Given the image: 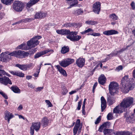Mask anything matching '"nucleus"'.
Wrapping results in <instances>:
<instances>
[{
	"instance_id": "f257e3e1",
	"label": "nucleus",
	"mask_w": 135,
	"mask_h": 135,
	"mask_svg": "<svg viewBox=\"0 0 135 135\" xmlns=\"http://www.w3.org/2000/svg\"><path fill=\"white\" fill-rule=\"evenodd\" d=\"M132 75L134 78H129L128 75H125L122 78L121 82L122 91L125 93H128L129 90L134 88V85H135V69L132 72Z\"/></svg>"
},
{
	"instance_id": "f03ea898",
	"label": "nucleus",
	"mask_w": 135,
	"mask_h": 135,
	"mask_svg": "<svg viewBox=\"0 0 135 135\" xmlns=\"http://www.w3.org/2000/svg\"><path fill=\"white\" fill-rule=\"evenodd\" d=\"M41 37L40 36H36L27 42V46L25 43H23L17 46V49L26 50L31 48L34 47L39 44V41L38 40Z\"/></svg>"
},
{
	"instance_id": "7ed1b4c3",
	"label": "nucleus",
	"mask_w": 135,
	"mask_h": 135,
	"mask_svg": "<svg viewBox=\"0 0 135 135\" xmlns=\"http://www.w3.org/2000/svg\"><path fill=\"white\" fill-rule=\"evenodd\" d=\"M133 98L129 97L124 98L120 103L121 105L126 111L127 108L132 106L133 102Z\"/></svg>"
},
{
	"instance_id": "20e7f679",
	"label": "nucleus",
	"mask_w": 135,
	"mask_h": 135,
	"mask_svg": "<svg viewBox=\"0 0 135 135\" xmlns=\"http://www.w3.org/2000/svg\"><path fill=\"white\" fill-rule=\"evenodd\" d=\"M119 87L118 84L116 82H110L109 86V93L112 95H114L118 92Z\"/></svg>"
},
{
	"instance_id": "39448f33",
	"label": "nucleus",
	"mask_w": 135,
	"mask_h": 135,
	"mask_svg": "<svg viewBox=\"0 0 135 135\" xmlns=\"http://www.w3.org/2000/svg\"><path fill=\"white\" fill-rule=\"evenodd\" d=\"M23 3L21 1H15L13 4V8L16 11L21 12L23 9Z\"/></svg>"
},
{
	"instance_id": "423d86ee",
	"label": "nucleus",
	"mask_w": 135,
	"mask_h": 135,
	"mask_svg": "<svg viewBox=\"0 0 135 135\" xmlns=\"http://www.w3.org/2000/svg\"><path fill=\"white\" fill-rule=\"evenodd\" d=\"M74 60L73 59L68 58L59 62L60 65L63 67H66L73 62Z\"/></svg>"
},
{
	"instance_id": "0eeeda50",
	"label": "nucleus",
	"mask_w": 135,
	"mask_h": 135,
	"mask_svg": "<svg viewBox=\"0 0 135 135\" xmlns=\"http://www.w3.org/2000/svg\"><path fill=\"white\" fill-rule=\"evenodd\" d=\"M0 56L2 57L3 61L7 62L8 60L11 59V56H12L11 55V52L9 53L8 51L2 52L0 55Z\"/></svg>"
},
{
	"instance_id": "6e6552de",
	"label": "nucleus",
	"mask_w": 135,
	"mask_h": 135,
	"mask_svg": "<svg viewBox=\"0 0 135 135\" xmlns=\"http://www.w3.org/2000/svg\"><path fill=\"white\" fill-rule=\"evenodd\" d=\"M16 66L18 68L20 69L23 71H26L32 68L33 66L32 64H31L28 65L17 64L16 65Z\"/></svg>"
},
{
	"instance_id": "1a4fd4ad",
	"label": "nucleus",
	"mask_w": 135,
	"mask_h": 135,
	"mask_svg": "<svg viewBox=\"0 0 135 135\" xmlns=\"http://www.w3.org/2000/svg\"><path fill=\"white\" fill-rule=\"evenodd\" d=\"M73 32L76 33V34H75V33L74 34H73V35H68L66 36V38L72 41H79L81 38V37L78 35L74 36V35H77V32Z\"/></svg>"
},
{
	"instance_id": "9d476101",
	"label": "nucleus",
	"mask_w": 135,
	"mask_h": 135,
	"mask_svg": "<svg viewBox=\"0 0 135 135\" xmlns=\"http://www.w3.org/2000/svg\"><path fill=\"white\" fill-rule=\"evenodd\" d=\"M56 31L58 34L62 35H67V36L70 35H73L75 33V34H76V33L73 32V31L70 32L69 30H56Z\"/></svg>"
},
{
	"instance_id": "9b49d317",
	"label": "nucleus",
	"mask_w": 135,
	"mask_h": 135,
	"mask_svg": "<svg viewBox=\"0 0 135 135\" xmlns=\"http://www.w3.org/2000/svg\"><path fill=\"white\" fill-rule=\"evenodd\" d=\"M101 4L99 2H97L93 5V10L94 12L97 14H99L100 11Z\"/></svg>"
},
{
	"instance_id": "f8f14e48",
	"label": "nucleus",
	"mask_w": 135,
	"mask_h": 135,
	"mask_svg": "<svg viewBox=\"0 0 135 135\" xmlns=\"http://www.w3.org/2000/svg\"><path fill=\"white\" fill-rule=\"evenodd\" d=\"M0 82L6 85L8 84L10 85L12 84L10 79L8 78L5 76L0 78Z\"/></svg>"
},
{
	"instance_id": "ddd939ff",
	"label": "nucleus",
	"mask_w": 135,
	"mask_h": 135,
	"mask_svg": "<svg viewBox=\"0 0 135 135\" xmlns=\"http://www.w3.org/2000/svg\"><path fill=\"white\" fill-rule=\"evenodd\" d=\"M51 51L52 53L54 52V51L52 50L49 49L40 52H38L34 56V58L35 59L38 58L41 56Z\"/></svg>"
},
{
	"instance_id": "4468645a",
	"label": "nucleus",
	"mask_w": 135,
	"mask_h": 135,
	"mask_svg": "<svg viewBox=\"0 0 135 135\" xmlns=\"http://www.w3.org/2000/svg\"><path fill=\"white\" fill-rule=\"evenodd\" d=\"M125 111L126 110L124 108H122L120 103V105L117 106L113 109V113H121L123 112V111Z\"/></svg>"
},
{
	"instance_id": "2eb2a0df",
	"label": "nucleus",
	"mask_w": 135,
	"mask_h": 135,
	"mask_svg": "<svg viewBox=\"0 0 135 135\" xmlns=\"http://www.w3.org/2000/svg\"><path fill=\"white\" fill-rule=\"evenodd\" d=\"M114 95L110 94L107 95V102L109 105H112L115 102V98L113 96Z\"/></svg>"
},
{
	"instance_id": "dca6fc26",
	"label": "nucleus",
	"mask_w": 135,
	"mask_h": 135,
	"mask_svg": "<svg viewBox=\"0 0 135 135\" xmlns=\"http://www.w3.org/2000/svg\"><path fill=\"white\" fill-rule=\"evenodd\" d=\"M46 15L47 13L45 12H36L35 16V18L36 19L44 18L46 17Z\"/></svg>"
},
{
	"instance_id": "f3484780",
	"label": "nucleus",
	"mask_w": 135,
	"mask_h": 135,
	"mask_svg": "<svg viewBox=\"0 0 135 135\" xmlns=\"http://www.w3.org/2000/svg\"><path fill=\"white\" fill-rule=\"evenodd\" d=\"M85 62V60L84 59L79 58L77 60L76 63L78 67L81 68L84 65Z\"/></svg>"
},
{
	"instance_id": "a211bd4d",
	"label": "nucleus",
	"mask_w": 135,
	"mask_h": 135,
	"mask_svg": "<svg viewBox=\"0 0 135 135\" xmlns=\"http://www.w3.org/2000/svg\"><path fill=\"white\" fill-rule=\"evenodd\" d=\"M22 51L17 50L13 51L11 52V55L13 56L16 57L20 58L21 57Z\"/></svg>"
},
{
	"instance_id": "6ab92c4d",
	"label": "nucleus",
	"mask_w": 135,
	"mask_h": 135,
	"mask_svg": "<svg viewBox=\"0 0 135 135\" xmlns=\"http://www.w3.org/2000/svg\"><path fill=\"white\" fill-rule=\"evenodd\" d=\"M128 113H126L124 115V116L126 118V121L128 123H132L134 120V114L132 113L131 115L128 116L127 115Z\"/></svg>"
},
{
	"instance_id": "aec40b11",
	"label": "nucleus",
	"mask_w": 135,
	"mask_h": 135,
	"mask_svg": "<svg viewBox=\"0 0 135 135\" xmlns=\"http://www.w3.org/2000/svg\"><path fill=\"white\" fill-rule=\"evenodd\" d=\"M14 117V115L8 111L7 112L5 113L4 119L5 120H7L8 123H9L10 119Z\"/></svg>"
},
{
	"instance_id": "412c9836",
	"label": "nucleus",
	"mask_w": 135,
	"mask_h": 135,
	"mask_svg": "<svg viewBox=\"0 0 135 135\" xmlns=\"http://www.w3.org/2000/svg\"><path fill=\"white\" fill-rule=\"evenodd\" d=\"M101 111L103 112L105 109L106 106V101L104 97L102 96L101 98Z\"/></svg>"
},
{
	"instance_id": "4be33fe9",
	"label": "nucleus",
	"mask_w": 135,
	"mask_h": 135,
	"mask_svg": "<svg viewBox=\"0 0 135 135\" xmlns=\"http://www.w3.org/2000/svg\"><path fill=\"white\" fill-rule=\"evenodd\" d=\"M118 33V32L117 31L114 30H107L103 32V34L107 36L117 34Z\"/></svg>"
},
{
	"instance_id": "5701e85b",
	"label": "nucleus",
	"mask_w": 135,
	"mask_h": 135,
	"mask_svg": "<svg viewBox=\"0 0 135 135\" xmlns=\"http://www.w3.org/2000/svg\"><path fill=\"white\" fill-rule=\"evenodd\" d=\"M41 123L40 122L32 123L31 127L36 131L38 132L39 130L41 127Z\"/></svg>"
},
{
	"instance_id": "b1692460",
	"label": "nucleus",
	"mask_w": 135,
	"mask_h": 135,
	"mask_svg": "<svg viewBox=\"0 0 135 135\" xmlns=\"http://www.w3.org/2000/svg\"><path fill=\"white\" fill-rule=\"evenodd\" d=\"M49 121V120L47 117H44L41 120V124L44 127H46L48 125Z\"/></svg>"
},
{
	"instance_id": "393cba45",
	"label": "nucleus",
	"mask_w": 135,
	"mask_h": 135,
	"mask_svg": "<svg viewBox=\"0 0 135 135\" xmlns=\"http://www.w3.org/2000/svg\"><path fill=\"white\" fill-rule=\"evenodd\" d=\"M106 78L104 75H102L99 77L98 81L100 84L103 85L106 82Z\"/></svg>"
},
{
	"instance_id": "a878e982",
	"label": "nucleus",
	"mask_w": 135,
	"mask_h": 135,
	"mask_svg": "<svg viewBox=\"0 0 135 135\" xmlns=\"http://www.w3.org/2000/svg\"><path fill=\"white\" fill-rule=\"evenodd\" d=\"M57 69L59 72L62 75L64 76H66L67 74L66 71L62 68L60 65H57L56 66Z\"/></svg>"
},
{
	"instance_id": "bb28decb",
	"label": "nucleus",
	"mask_w": 135,
	"mask_h": 135,
	"mask_svg": "<svg viewBox=\"0 0 135 135\" xmlns=\"http://www.w3.org/2000/svg\"><path fill=\"white\" fill-rule=\"evenodd\" d=\"M40 0H30L27 4V7L29 8L37 3Z\"/></svg>"
},
{
	"instance_id": "cd10ccee",
	"label": "nucleus",
	"mask_w": 135,
	"mask_h": 135,
	"mask_svg": "<svg viewBox=\"0 0 135 135\" xmlns=\"http://www.w3.org/2000/svg\"><path fill=\"white\" fill-rule=\"evenodd\" d=\"M77 26V24L75 23H66L62 25L63 27H70L72 26L75 27Z\"/></svg>"
},
{
	"instance_id": "c85d7f7f",
	"label": "nucleus",
	"mask_w": 135,
	"mask_h": 135,
	"mask_svg": "<svg viewBox=\"0 0 135 135\" xmlns=\"http://www.w3.org/2000/svg\"><path fill=\"white\" fill-rule=\"evenodd\" d=\"M11 89L15 93L19 94L21 93L20 89L17 86H12L11 87Z\"/></svg>"
},
{
	"instance_id": "c756f323",
	"label": "nucleus",
	"mask_w": 135,
	"mask_h": 135,
	"mask_svg": "<svg viewBox=\"0 0 135 135\" xmlns=\"http://www.w3.org/2000/svg\"><path fill=\"white\" fill-rule=\"evenodd\" d=\"M83 12V10L81 9H75L73 11V13L74 15L78 16L82 13Z\"/></svg>"
},
{
	"instance_id": "7c9ffc66",
	"label": "nucleus",
	"mask_w": 135,
	"mask_h": 135,
	"mask_svg": "<svg viewBox=\"0 0 135 135\" xmlns=\"http://www.w3.org/2000/svg\"><path fill=\"white\" fill-rule=\"evenodd\" d=\"M69 50V48L68 46H64L62 48L61 52L62 54H65L68 52Z\"/></svg>"
},
{
	"instance_id": "2f4dec72",
	"label": "nucleus",
	"mask_w": 135,
	"mask_h": 135,
	"mask_svg": "<svg viewBox=\"0 0 135 135\" xmlns=\"http://www.w3.org/2000/svg\"><path fill=\"white\" fill-rule=\"evenodd\" d=\"M109 17L112 19V20L114 21L118 20V17L115 13H113L109 15Z\"/></svg>"
},
{
	"instance_id": "473e14b6",
	"label": "nucleus",
	"mask_w": 135,
	"mask_h": 135,
	"mask_svg": "<svg viewBox=\"0 0 135 135\" xmlns=\"http://www.w3.org/2000/svg\"><path fill=\"white\" fill-rule=\"evenodd\" d=\"M13 0H1L2 2L6 5H9L12 2Z\"/></svg>"
},
{
	"instance_id": "72a5a7b5",
	"label": "nucleus",
	"mask_w": 135,
	"mask_h": 135,
	"mask_svg": "<svg viewBox=\"0 0 135 135\" xmlns=\"http://www.w3.org/2000/svg\"><path fill=\"white\" fill-rule=\"evenodd\" d=\"M85 23L88 25H95L98 23L97 22L91 20L86 21L85 22Z\"/></svg>"
},
{
	"instance_id": "f704fd0d",
	"label": "nucleus",
	"mask_w": 135,
	"mask_h": 135,
	"mask_svg": "<svg viewBox=\"0 0 135 135\" xmlns=\"http://www.w3.org/2000/svg\"><path fill=\"white\" fill-rule=\"evenodd\" d=\"M112 131V129H104L103 133L105 135L109 134L111 133Z\"/></svg>"
},
{
	"instance_id": "c9c22d12",
	"label": "nucleus",
	"mask_w": 135,
	"mask_h": 135,
	"mask_svg": "<svg viewBox=\"0 0 135 135\" xmlns=\"http://www.w3.org/2000/svg\"><path fill=\"white\" fill-rule=\"evenodd\" d=\"M79 127L74 126L73 129V133L74 135H75L77 133Z\"/></svg>"
},
{
	"instance_id": "e433bc0d",
	"label": "nucleus",
	"mask_w": 135,
	"mask_h": 135,
	"mask_svg": "<svg viewBox=\"0 0 135 135\" xmlns=\"http://www.w3.org/2000/svg\"><path fill=\"white\" fill-rule=\"evenodd\" d=\"M32 20V18H27L21 20V22L26 23L31 21Z\"/></svg>"
},
{
	"instance_id": "4c0bfd02",
	"label": "nucleus",
	"mask_w": 135,
	"mask_h": 135,
	"mask_svg": "<svg viewBox=\"0 0 135 135\" xmlns=\"http://www.w3.org/2000/svg\"><path fill=\"white\" fill-rule=\"evenodd\" d=\"M71 2L70 3L71 4V6H74L75 5L77 4L78 3V2L77 0H73L70 1Z\"/></svg>"
},
{
	"instance_id": "58836bf2",
	"label": "nucleus",
	"mask_w": 135,
	"mask_h": 135,
	"mask_svg": "<svg viewBox=\"0 0 135 135\" xmlns=\"http://www.w3.org/2000/svg\"><path fill=\"white\" fill-rule=\"evenodd\" d=\"M93 31L91 29V28H88L87 30H86L83 31L81 33L82 34L84 35V34L88 33L89 32H93Z\"/></svg>"
},
{
	"instance_id": "ea45409f",
	"label": "nucleus",
	"mask_w": 135,
	"mask_h": 135,
	"mask_svg": "<svg viewBox=\"0 0 135 135\" xmlns=\"http://www.w3.org/2000/svg\"><path fill=\"white\" fill-rule=\"evenodd\" d=\"M29 53L26 52L22 51L21 57L22 56L24 57L27 56H28Z\"/></svg>"
},
{
	"instance_id": "a19ab883",
	"label": "nucleus",
	"mask_w": 135,
	"mask_h": 135,
	"mask_svg": "<svg viewBox=\"0 0 135 135\" xmlns=\"http://www.w3.org/2000/svg\"><path fill=\"white\" fill-rule=\"evenodd\" d=\"M113 117V115L111 113H109L108 114L107 118V120H108L112 119Z\"/></svg>"
},
{
	"instance_id": "79ce46f5",
	"label": "nucleus",
	"mask_w": 135,
	"mask_h": 135,
	"mask_svg": "<svg viewBox=\"0 0 135 135\" xmlns=\"http://www.w3.org/2000/svg\"><path fill=\"white\" fill-rule=\"evenodd\" d=\"M17 76L20 77H23L24 76V74L21 72L18 71Z\"/></svg>"
},
{
	"instance_id": "37998d69",
	"label": "nucleus",
	"mask_w": 135,
	"mask_h": 135,
	"mask_svg": "<svg viewBox=\"0 0 135 135\" xmlns=\"http://www.w3.org/2000/svg\"><path fill=\"white\" fill-rule=\"evenodd\" d=\"M125 131L118 132L116 133H114L115 135H124Z\"/></svg>"
},
{
	"instance_id": "c03bdc74",
	"label": "nucleus",
	"mask_w": 135,
	"mask_h": 135,
	"mask_svg": "<svg viewBox=\"0 0 135 135\" xmlns=\"http://www.w3.org/2000/svg\"><path fill=\"white\" fill-rule=\"evenodd\" d=\"M43 88V86L38 87L35 90V91L36 92H40Z\"/></svg>"
},
{
	"instance_id": "a18cd8bd",
	"label": "nucleus",
	"mask_w": 135,
	"mask_h": 135,
	"mask_svg": "<svg viewBox=\"0 0 135 135\" xmlns=\"http://www.w3.org/2000/svg\"><path fill=\"white\" fill-rule=\"evenodd\" d=\"M68 92V90L65 88H64L62 89V94L63 95H65Z\"/></svg>"
},
{
	"instance_id": "49530a36",
	"label": "nucleus",
	"mask_w": 135,
	"mask_h": 135,
	"mask_svg": "<svg viewBox=\"0 0 135 135\" xmlns=\"http://www.w3.org/2000/svg\"><path fill=\"white\" fill-rule=\"evenodd\" d=\"M88 35H90L92 36H100V34L99 33H97L95 32L93 33H92L90 34H88Z\"/></svg>"
},
{
	"instance_id": "de8ad7c7",
	"label": "nucleus",
	"mask_w": 135,
	"mask_h": 135,
	"mask_svg": "<svg viewBox=\"0 0 135 135\" xmlns=\"http://www.w3.org/2000/svg\"><path fill=\"white\" fill-rule=\"evenodd\" d=\"M123 66L122 65H119L116 67L115 69V70L117 71H119L120 70H122L123 69Z\"/></svg>"
},
{
	"instance_id": "09e8293b",
	"label": "nucleus",
	"mask_w": 135,
	"mask_h": 135,
	"mask_svg": "<svg viewBox=\"0 0 135 135\" xmlns=\"http://www.w3.org/2000/svg\"><path fill=\"white\" fill-rule=\"evenodd\" d=\"M46 103L48 105V107H51L52 106V105L51 102L48 100H46L45 101Z\"/></svg>"
},
{
	"instance_id": "8fccbe9b",
	"label": "nucleus",
	"mask_w": 135,
	"mask_h": 135,
	"mask_svg": "<svg viewBox=\"0 0 135 135\" xmlns=\"http://www.w3.org/2000/svg\"><path fill=\"white\" fill-rule=\"evenodd\" d=\"M80 120L79 119H78L77 120L76 124L75 126L79 127L80 124Z\"/></svg>"
},
{
	"instance_id": "3c124183",
	"label": "nucleus",
	"mask_w": 135,
	"mask_h": 135,
	"mask_svg": "<svg viewBox=\"0 0 135 135\" xmlns=\"http://www.w3.org/2000/svg\"><path fill=\"white\" fill-rule=\"evenodd\" d=\"M101 119V117H100V116H99L97 119L96 121L95 122V124H98L100 122Z\"/></svg>"
},
{
	"instance_id": "603ef678",
	"label": "nucleus",
	"mask_w": 135,
	"mask_h": 135,
	"mask_svg": "<svg viewBox=\"0 0 135 135\" xmlns=\"http://www.w3.org/2000/svg\"><path fill=\"white\" fill-rule=\"evenodd\" d=\"M116 53H112L110 54H108L107 55V56H111V57H112L113 56H115L117 55L119 53V51H117L116 52Z\"/></svg>"
},
{
	"instance_id": "864d4df0",
	"label": "nucleus",
	"mask_w": 135,
	"mask_h": 135,
	"mask_svg": "<svg viewBox=\"0 0 135 135\" xmlns=\"http://www.w3.org/2000/svg\"><path fill=\"white\" fill-rule=\"evenodd\" d=\"M34 129L31 126L30 127V133L31 135H33L34 134Z\"/></svg>"
},
{
	"instance_id": "5fc2aeb1",
	"label": "nucleus",
	"mask_w": 135,
	"mask_h": 135,
	"mask_svg": "<svg viewBox=\"0 0 135 135\" xmlns=\"http://www.w3.org/2000/svg\"><path fill=\"white\" fill-rule=\"evenodd\" d=\"M82 102L81 101H80L78 102V107L77 109L78 110H79L80 109L81 107V104Z\"/></svg>"
},
{
	"instance_id": "6e6d98bb",
	"label": "nucleus",
	"mask_w": 135,
	"mask_h": 135,
	"mask_svg": "<svg viewBox=\"0 0 135 135\" xmlns=\"http://www.w3.org/2000/svg\"><path fill=\"white\" fill-rule=\"evenodd\" d=\"M97 84H98L96 82L94 83V85H93V90H92L93 92V93H94V92L96 88V87L97 86Z\"/></svg>"
},
{
	"instance_id": "4d7b16f0",
	"label": "nucleus",
	"mask_w": 135,
	"mask_h": 135,
	"mask_svg": "<svg viewBox=\"0 0 135 135\" xmlns=\"http://www.w3.org/2000/svg\"><path fill=\"white\" fill-rule=\"evenodd\" d=\"M131 6L133 10L135 9V4L133 1L132 2L131 4Z\"/></svg>"
},
{
	"instance_id": "13d9d810",
	"label": "nucleus",
	"mask_w": 135,
	"mask_h": 135,
	"mask_svg": "<svg viewBox=\"0 0 135 135\" xmlns=\"http://www.w3.org/2000/svg\"><path fill=\"white\" fill-rule=\"evenodd\" d=\"M104 127H105L104 126L103 124L101 125L99 128V129L98 131L100 132H102V130L103 129Z\"/></svg>"
},
{
	"instance_id": "bf43d9fd",
	"label": "nucleus",
	"mask_w": 135,
	"mask_h": 135,
	"mask_svg": "<svg viewBox=\"0 0 135 135\" xmlns=\"http://www.w3.org/2000/svg\"><path fill=\"white\" fill-rule=\"evenodd\" d=\"M0 74L2 75L3 74V75H5V74H6V72L3 70H0Z\"/></svg>"
},
{
	"instance_id": "052dcab7",
	"label": "nucleus",
	"mask_w": 135,
	"mask_h": 135,
	"mask_svg": "<svg viewBox=\"0 0 135 135\" xmlns=\"http://www.w3.org/2000/svg\"><path fill=\"white\" fill-rule=\"evenodd\" d=\"M1 95L4 97L5 99H8V97L6 94L4 92H3L2 94Z\"/></svg>"
},
{
	"instance_id": "680f3d73",
	"label": "nucleus",
	"mask_w": 135,
	"mask_h": 135,
	"mask_svg": "<svg viewBox=\"0 0 135 135\" xmlns=\"http://www.w3.org/2000/svg\"><path fill=\"white\" fill-rule=\"evenodd\" d=\"M110 123L109 122H107L104 123L103 125L105 127H107V126H108V125H109V124Z\"/></svg>"
},
{
	"instance_id": "e2e57ef3",
	"label": "nucleus",
	"mask_w": 135,
	"mask_h": 135,
	"mask_svg": "<svg viewBox=\"0 0 135 135\" xmlns=\"http://www.w3.org/2000/svg\"><path fill=\"white\" fill-rule=\"evenodd\" d=\"M28 85L29 87L32 89H33L35 87V86L34 85L30 83H29Z\"/></svg>"
},
{
	"instance_id": "0e129e2a",
	"label": "nucleus",
	"mask_w": 135,
	"mask_h": 135,
	"mask_svg": "<svg viewBox=\"0 0 135 135\" xmlns=\"http://www.w3.org/2000/svg\"><path fill=\"white\" fill-rule=\"evenodd\" d=\"M5 14L4 13L0 12V19L2 18L4 16Z\"/></svg>"
},
{
	"instance_id": "69168bd1",
	"label": "nucleus",
	"mask_w": 135,
	"mask_h": 135,
	"mask_svg": "<svg viewBox=\"0 0 135 135\" xmlns=\"http://www.w3.org/2000/svg\"><path fill=\"white\" fill-rule=\"evenodd\" d=\"M40 72V70H38V71L37 72V73H35L34 75H33L35 77H37L38 76L39 73Z\"/></svg>"
},
{
	"instance_id": "338daca9",
	"label": "nucleus",
	"mask_w": 135,
	"mask_h": 135,
	"mask_svg": "<svg viewBox=\"0 0 135 135\" xmlns=\"http://www.w3.org/2000/svg\"><path fill=\"white\" fill-rule=\"evenodd\" d=\"M23 108L22 105H20L18 107L17 109L18 110H22Z\"/></svg>"
},
{
	"instance_id": "774afa93",
	"label": "nucleus",
	"mask_w": 135,
	"mask_h": 135,
	"mask_svg": "<svg viewBox=\"0 0 135 135\" xmlns=\"http://www.w3.org/2000/svg\"><path fill=\"white\" fill-rule=\"evenodd\" d=\"M21 23V20H20L18 21V22H16L13 23L12 24V25H14L16 24L20 23Z\"/></svg>"
}]
</instances>
